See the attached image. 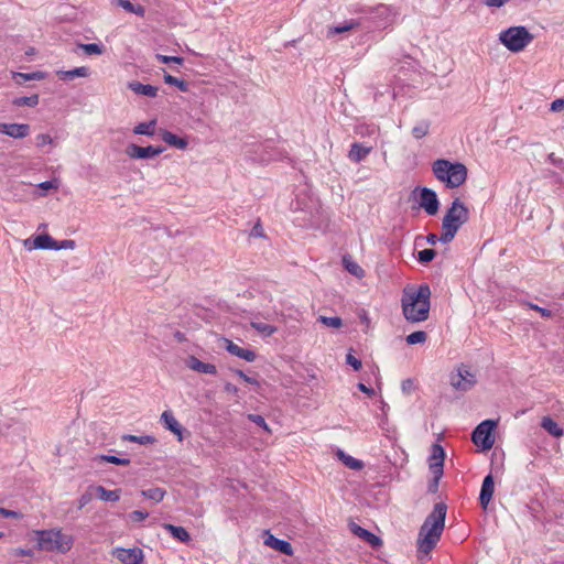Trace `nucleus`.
I'll list each match as a JSON object with an SVG mask.
<instances>
[{
    "mask_svg": "<svg viewBox=\"0 0 564 564\" xmlns=\"http://www.w3.org/2000/svg\"><path fill=\"white\" fill-rule=\"evenodd\" d=\"M447 506L444 502L434 505L431 513L425 518L417 536V551L430 554L440 541L445 528Z\"/></svg>",
    "mask_w": 564,
    "mask_h": 564,
    "instance_id": "f257e3e1",
    "label": "nucleus"
},
{
    "mask_svg": "<svg viewBox=\"0 0 564 564\" xmlns=\"http://www.w3.org/2000/svg\"><path fill=\"white\" fill-rule=\"evenodd\" d=\"M430 297L431 289L426 283L420 284L417 288L404 289L401 299L404 318L411 323L426 321L431 307Z\"/></svg>",
    "mask_w": 564,
    "mask_h": 564,
    "instance_id": "f03ea898",
    "label": "nucleus"
},
{
    "mask_svg": "<svg viewBox=\"0 0 564 564\" xmlns=\"http://www.w3.org/2000/svg\"><path fill=\"white\" fill-rule=\"evenodd\" d=\"M468 219L469 210L467 206L460 202L459 198H455L443 218V232L440 242L449 243L455 238L459 228L466 224Z\"/></svg>",
    "mask_w": 564,
    "mask_h": 564,
    "instance_id": "7ed1b4c3",
    "label": "nucleus"
},
{
    "mask_svg": "<svg viewBox=\"0 0 564 564\" xmlns=\"http://www.w3.org/2000/svg\"><path fill=\"white\" fill-rule=\"evenodd\" d=\"M432 170L435 177L448 188L459 187L467 178V167L460 162L438 159L433 163Z\"/></svg>",
    "mask_w": 564,
    "mask_h": 564,
    "instance_id": "20e7f679",
    "label": "nucleus"
},
{
    "mask_svg": "<svg viewBox=\"0 0 564 564\" xmlns=\"http://www.w3.org/2000/svg\"><path fill=\"white\" fill-rule=\"evenodd\" d=\"M37 547L41 551L67 553L74 543L70 535L62 533L58 529L40 530L35 532Z\"/></svg>",
    "mask_w": 564,
    "mask_h": 564,
    "instance_id": "39448f33",
    "label": "nucleus"
},
{
    "mask_svg": "<svg viewBox=\"0 0 564 564\" xmlns=\"http://www.w3.org/2000/svg\"><path fill=\"white\" fill-rule=\"evenodd\" d=\"M533 37L524 25L510 26L499 33L500 43L513 53L523 51Z\"/></svg>",
    "mask_w": 564,
    "mask_h": 564,
    "instance_id": "423d86ee",
    "label": "nucleus"
},
{
    "mask_svg": "<svg viewBox=\"0 0 564 564\" xmlns=\"http://www.w3.org/2000/svg\"><path fill=\"white\" fill-rule=\"evenodd\" d=\"M497 421L488 419L479 423L471 433V441L482 451H489L495 444Z\"/></svg>",
    "mask_w": 564,
    "mask_h": 564,
    "instance_id": "0eeeda50",
    "label": "nucleus"
},
{
    "mask_svg": "<svg viewBox=\"0 0 564 564\" xmlns=\"http://www.w3.org/2000/svg\"><path fill=\"white\" fill-rule=\"evenodd\" d=\"M476 376L466 366H460L451 377V384L458 391H468L476 384Z\"/></svg>",
    "mask_w": 564,
    "mask_h": 564,
    "instance_id": "6e6552de",
    "label": "nucleus"
},
{
    "mask_svg": "<svg viewBox=\"0 0 564 564\" xmlns=\"http://www.w3.org/2000/svg\"><path fill=\"white\" fill-rule=\"evenodd\" d=\"M165 151V148L162 145H148V147H139L134 143H131L127 147V154L131 159H138V160H147V159H153L161 153Z\"/></svg>",
    "mask_w": 564,
    "mask_h": 564,
    "instance_id": "1a4fd4ad",
    "label": "nucleus"
},
{
    "mask_svg": "<svg viewBox=\"0 0 564 564\" xmlns=\"http://www.w3.org/2000/svg\"><path fill=\"white\" fill-rule=\"evenodd\" d=\"M112 556L122 564H141L144 558L143 551L137 546L131 549L115 547L112 550Z\"/></svg>",
    "mask_w": 564,
    "mask_h": 564,
    "instance_id": "9d476101",
    "label": "nucleus"
},
{
    "mask_svg": "<svg viewBox=\"0 0 564 564\" xmlns=\"http://www.w3.org/2000/svg\"><path fill=\"white\" fill-rule=\"evenodd\" d=\"M420 206L427 215L434 216L440 208V200L436 192L429 187H422L420 189Z\"/></svg>",
    "mask_w": 564,
    "mask_h": 564,
    "instance_id": "9b49d317",
    "label": "nucleus"
},
{
    "mask_svg": "<svg viewBox=\"0 0 564 564\" xmlns=\"http://www.w3.org/2000/svg\"><path fill=\"white\" fill-rule=\"evenodd\" d=\"M445 451L442 445L434 443L429 457V468L432 474L444 473Z\"/></svg>",
    "mask_w": 564,
    "mask_h": 564,
    "instance_id": "f8f14e48",
    "label": "nucleus"
},
{
    "mask_svg": "<svg viewBox=\"0 0 564 564\" xmlns=\"http://www.w3.org/2000/svg\"><path fill=\"white\" fill-rule=\"evenodd\" d=\"M30 132L31 128L28 123H0V133L13 139H23L28 137Z\"/></svg>",
    "mask_w": 564,
    "mask_h": 564,
    "instance_id": "ddd939ff",
    "label": "nucleus"
},
{
    "mask_svg": "<svg viewBox=\"0 0 564 564\" xmlns=\"http://www.w3.org/2000/svg\"><path fill=\"white\" fill-rule=\"evenodd\" d=\"M24 247L29 251L35 250V249L54 250L56 248L55 239L52 236H50L48 234L37 235L33 240L25 239Z\"/></svg>",
    "mask_w": 564,
    "mask_h": 564,
    "instance_id": "4468645a",
    "label": "nucleus"
},
{
    "mask_svg": "<svg viewBox=\"0 0 564 564\" xmlns=\"http://www.w3.org/2000/svg\"><path fill=\"white\" fill-rule=\"evenodd\" d=\"M495 492V479L491 473L485 476L482 479L480 492H479V505L486 510L490 503Z\"/></svg>",
    "mask_w": 564,
    "mask_h": 564,
    "instance_id": "2eb2a0df",
    "label": "nucleus"
},
{
    "mask_svg": "<svg viewBox=\"0 0 564 564\" xmlns=\"http://www.w3.org/2000/svg\"><path fill=\"white\" fill-rule=\"evenodd\" d=\"M225 341H226L225 348L230 355L241 358L249 362H252L256 360L257 355L252 349L242 348L229 339H225Z\"/></svg>",
    "mask_w": 564,
    "mask_h": 564,
    "instance_id": "dca6fc26",
    "label": "nucleus"
},
{
    "mask_svg": "<svg viewBox=\"0 0 564 564\" xmlns=\"http://www.w3.org/2000/svg\"><path fill=\"white\" fill-rule=\"evenodd\" d=\"M371 151H372V145H367L366 143H361V142H354L350 145V150L348 152V159L351 162L360 163L369 155V153Z\"/></svg>",
    "mask_w": 564,
    "mask_h": 564,
    "instance_id": "f3484780",
    "label": "nucleus"
},
{
    "mask_svg": "<svg viewBox=\"0 0 564 564\" xmlns=\"http://www.w3.org/2000/svg\"><path fill=\"white\" fill-rule=\"evenodd\" d=\"M161 421L166 430L177 436L178 441L183 440V427L171 411H164Z\"/></svg>",
    "mask_w": 564,
    "mask_h": 564,
    "instance_id": "a211bd4d",
    "label": "nucleus"
},
{
    "mask_svg": "<svg viewBox=\"0 0 564 564\" xmlns=\"http://www.w3.org/2000/svg\"><path fill=\"white\" fill-rule=\"evenodd\" d=\"M264 544L284 555L293 554V547L289 541L275 538L274 535H272L270 533H268V536L264 539Z\"/></svg>",
    "mask_w": 564,
    "mask_h": 564,
    "instance_id": "6ab92c4d",
    "label": "nucleus"
},
{
    "mask_svg": "<svg viewBox=\"0 0 564 564\" xmlns=\"http://www.w3.org/2000/svg\"><path fill=\"white\" fill-rule=\"evenodd\" d=\"M186 365L189 369L197 371L199 373H206V375H216L217 373V368L215 365L208 364V362H203L202 360H199L198 358H196L194 356H191L187 359Z\"/></svg>",
    "mask_w": 564,
    "mask_h": 564,
    "instance_id": "aec40b11",
    "label": "nucleus"
},
{
    "mask_svg": "<svg viewBox=\"0 0 564 564\" xmlns=\"http://www.w3.org/2000/svg\"><path fill=\"white\" fill-rule=\"evenodd\" d=\"M351 531L357 535L359 536L360 539H362L364 541H366L367 543H369L371 546L373 547H377V546H380L382 544V541L379 536H377L376 534H373L372 532H370L369 530L356 524V523H352L351 524Z\"/></svg>",
    "mask_w": 564,
    "mask_h": 564,
    "instance_id": "412c9836",
    "label": "nucleus"
},
{
    "mask_svg": "<svg viewBox=\"0 0 564 564\" xmlns=\"http://www.w3.org/2000/svg\"><path fill=\"white\" fill-rule=\"evenodd\" d=\"M161 139L169 145L178 150H185L188 145V141L185 138H181L169 130H161Z\"/></svg>",
    "mask_w": 564,
    "mask_h": 564,
    "instance_id": "4be33fe9",
    "label": "nucleus"
},
{
    "mask_svg": "<svg viewBox=\"0 0 564 564\" xmlns=\"http://www.w3.org/2000/svg\"><path fill=\"white\" fill-rule=\"evenodd\" d=\"M128 88L137 95H143L151 98L156 97L158 87L150 84H142L140 82L128 83Z\"/></svg>",
    "mask_w": 564,
    "mask_h": 564,
    "instance_id": "5701e85b",
    "label": "nucleus"
},
{
    "mask_svg": "<svg viewBox=\"0 0 564 564\" xmlns=\"http://www.w3.org/2000/svg\"><path fill=\"white\" fill-rule=\"evenodd\" d=\"M162 528L166 532H169L175 540L182 543H188L191 541V534L183 527L174 525L171 523H164Z\"/></svg>",
    "mask_w": 564,
    "mask_h": 564,
    "instance_id": "b1692460",
    "label": "nucleus"
},
{
    "mask_svg": "<svg viewBox=\"0 0 564 564\" xmlns=\"http://www.w3.org/2000/svg\"><path fill=\"white\" fill-rule=\"evenodd\" d=\"M89 489L96 491L98 499L101 501L116 502L120 499L119 490H108L104 486H90Z\"/></svg>",
    "mask_w": 564,
    "mask_h": 564,
    "instance_id": "393cba45",
    "label": "nucleus"
},
{
    "mask_svg": "<svg viewBox=\"0 0 564 564\" xmlns=\"http://www.w3.org/2000/svg\"><path fill=\"white\" fill-rule=\"evenodd\" d=\"M57 76L63 80H72L75 77H88L89 68L86 66H80L69 70H58Z\"/></svg>",
    "mask_w": 564,
    "mask_h": 564,
    "instance_id": "a878e982",
    "label": "nucleus"
},
{
    "mask_svg": "<svg viewBox=\"0 0 564 564\" xmlns=\"http://www.w3.org/2000/svg\"><path fill=\"white\" fill-rule=\"evenodd\" d=\"M541 426L552 436L560 437L564 434V431L560 425L550 416L542 419Z\"/></svg>",
    "mask_w": 564,
    "mask_h": 564,
    "instance_id": "bb28decb",
    "label": "nucleus"
},
{
    "mask_svg": "<svg viewBox=\"0 0 564 564\" xmlns=\"http://www.w3.org/2000/svg\"><path fill=\"white\" fill-rule=\"evenodd\" d=\"M156 120L152 119L150 121L140 122L133 128V133L140 135L152 137L155 133Z\"/></svg>",
    "mask_w": 564,
    "mask_h": 564,
    "instance_id": "cd10ccee",
    "label": "nucleus"
},
{
    "mask_svg": "<svg viewBox=\"0 0 564 564\" xmlns=\"http://www.w3.org/2000/svg\"><path fill=\"white\" fill-rule=\"evenodd\" d=\"M343 265L351 275L356 278H362L365 275L364 269L349 256L343 257Z\"/></svg>",
    "mask_w": 564,
    "mask_h": 564,
    "instance_id": "c85d7f7f",
    "label": "nucleus"
},
{
    "mask_svg": "<svg viewBox=\"0 0 564 564\" xmlns=\"http://www.w3.org/2000/svg\"><path fill=\"white\" fill-rule=\"evenodd\" d=\"M360 25L358 20L351 19L349 21H345L341 24L330 26L328 30V35L341 34L344 32L350 31Z\"/></svg>",
    "mask_w": 564,
    "mask_h": 564,
    "instance_id": "c756f323",
    "label": "nucleus"
},
{
    "mask_svg": "<svg viewBox=\"0 0 564 564\" xmlns=\"http://www.w3.org/2000/svg\"><path fill=\"white\" fill-rule=\"evenodd\" d=\"M337 455L341 459V462L350 469L360 470L364 467L362 460L346 454L341 449H338Z\"/></svg>",
    "mask_w": 564,
    "mask_h": 564,
    "instance_id": "7c9ffc66",
    "label": "nucleus"
},
{
    "mask_svg": "<svg viewBox=\"0 0 564 564\" xmlns=\"http://www.w3.org/2000/svg\"><path fill=\"white\" fill-rule=\"evenodd\" d=\"M40 97L37 94L31 96L17 97L12 100L15 107H36L39 105Z\"/></svg>",
    "mask_w": 564,
    "mask_h": 564,
    "instance_id": "2f4dec72",
    "label": "nucleus"
},
{
    "mask_svg": "<svg viewBox=\"0 0 564 564\" xmlns=\"http://www.w3.org/2000/svg\"><path fill=\"white\" fill-rule=\"evenodd\" d=\"M251 327L263 337H270L276 332V327L263 322L251 321Z\"/></svg>",
    "mask_w": 564,
    "mask_h": 564,
    "instance_id": "473e14b6",
    "label": "nucleus"
},
{
    "mask_svg": "<svg viewBox=\"0 0 564 564\" xmlns=\"http://www.w3.org/2000/svg\"><path fill=\"white\" fill-rule=\"evenodd\" d=\"M142 496L147 499L160 502L164 499L166 491L161 487L149 488L141 491Z\"/></svg>",
    "mask_w": 564,
    "mask_h": 564,
    "instance_id": "72a5a7b5",
    "label": "nucleus"
},
{
    "mask_svg": "<svg viewBox=\"0 0 564 564\" xmlns=\"http://www.w3.org/2000/svg\"><path fill=\"white\" fill-rule=\"evenodd\" d=\"M77 46L86 55H101L105 52V46L101 43H79Z\"/></svg>",
    "mask_w": 564,
    "mask_h": 564,
    "instance_id": "f704fd0d",
    "label": "nucleus"
},
{
    "mask_svg": "<svg viewBox=\"0 0 564 564\" xmlns=\"http://www.w3.org/2000/svg\"><path fill=\"white\" fill-rule=\"evenodd\" d=\"M99 463H110L118 466H128L130 464L129 458L118 457L111 454H102L96 458Z\"/></svg>",
    "mask_w": 564,
    "mask_h": 564,
    "instance_id": "c9c22d12",
    "label": "nucleus"
},
{
    "mask_svg": "<svg viewBox=\"0 0 564 564\" xmlns=\"http://www.w3.org/2000/svg\"><path fill=\"white\" fill-rule=\"evenodd\" d=\"M164 82L167 85L177 87L182 93H186L189 89V85L184 79L172 76L169 73L164 74Z\"/></svg>",
    "mask_w": 564,
    "mask_h": 564,
    "instance_id": "e433bc0d",
    "label": "nucleus"
},
{
    "mask_svg": "<svg viewBox=\"0 0 564 564\" xmlns=\"http://www.w3.org/2000/svg\"><path fill=\"white\" fill-rule=\"evenodd\" d=\"M122 441H128L132 443H138L140 445H148L155 443V437L152 435H132V434H124L122 436Z\"/></svg>",
    "mask_w": 564,
    "mask_h": 564,
    "instance_id": "4c0bfd02",
    "label": "nucleus"
},
{
    "mask_svg": "<svg viewBox=\"0 0 564 564\" xmlns=\"http://www.w3.org/2000/svg\"><path fill=\"white\" fill-rule=\"evenodd\" d=\"M430 126H431V123L427 120H422V121L417 122L412 128V135L415 139L424 138L429 133V131H430Z\"/></svg>",
    "mask_w": 564,
    "mask_h": 564,
    "instance_id": "58836bf2",
    "label": "nucleus"
},
{
    "mask_svg": "<svg viewBox=\"0 0 564 564\" xmlns=\"http://www.w3.org/2000/svg\"><path fill=\"white\" fill-rule=\"evenodd\" d=\"M427 334L424 330H416L411 334H409L405 338L406 344L409 345H416V344H423L426 341Z\"/></svg>",
    "mask_w": 564,
    "mask_h": 564,
    "instance_id": "ea45409f",
    "label": "nucleus"
},
{
    "mask_svg": "<svg viewBox=\"0 0 564 564\" xmlns=\"http://www.w3.org/2000/svg\"><path fill=\"white\" fill-rule=\"evenodd\" d=\"M436 256V251L431 248L423 249L417 252L416 259L421 263H429L431 262Z\"/></svg>",
    "mask_w": 564,
    "mask_h": 564,
    "instance_id": "a19ab883",
    "label": "nucleus"
},
{
    "mask_svg": "<svg viewBox=\"0 0 564 564\" xmlns=\"http://www.w3.org/2000/svg\"><path fill=\"white\" fill-rule=\"evenodd\" d=\"M325 326L332 328H339L343 325V319L338 316H319L318 318Z\"/></svg>",
    "mask_w": 564,
    "mask_h": 564,
    "instance_id": "79ce46f5",
    "label": "nucleus"
},
{
    "mask_svg": "<svg viewBox=\"0 0 564 564\" xmlns=\"http://www.w3.org/2000/svg\"><path fill=\"white\" fill-rule=\"evenodd\" d=\"M155 58L163 64L174 63L177 65H182L184 63V58L182 56H169L163 54H156Z\"/></svg>",
    "mask_w": 564,
    "mask_h": 564,
    "instance_id": "37998d69",
    "label": "nucleus"
},
{
    "mask_svg": "<svg viewBox=\"0 0 564 564\" xmlns=\"http://www.w3.org/2000/svg\"><path fill=\"white\" fill-rule=\"evenodd\" d=\"M248 420L252 423H254L256 425H258L259 427H261L262 430H264L265 432H270V429L264 420V417L260 414H248Z\"/></svg>",
    "mask_w": 564,
    "mask_h": 564,
    "instance_id": "c03bdc74",
    "label": "nucleus"
},
{
    "mask_svg": "<svg viewBox=\"0 0 564 564\" xmlns=\"http://www.w3.org/2000/svg\"><path fill=\"white\" fill-rule=\"evenodd\" d=\"M377 131L376 127L375 126H368V124H359L356 127V133L361 135V137H370L372 134H375Z\"/></svg>",
    "mask_w": 564,
    "mask_h": 564,
    "instance_id": "a18cd8bd",
    "label": "nucleus"
},
{
    "mask_svg": "<svg viewBox=\"0 0 564 564\" xmlns=\"http://www.w3.org/2000/svg\"><path fill=\"white\" fill-rule=\"evenodd\" d=\"M55 249L54 250H62V249H69L73 250L76 247V242L72 239H64L61 241L55 240Z\"/></svg>",
    "mask_w": 564,
    "mask_h": 564,
    "instance_id": "49530a36",
    "label": "nucleus"
},
{
    "mask_svg": "<svg viewBox=\"0 0 564 564\" xmlns=\"http://www.w3.org/2000/svg\"><path fill=\"white\" fill-rule=\"evenodd\" d=\"M346 364L351 366L355 371H358L362 367V362L359 358L355 357L351 352L346 355Z\"/></svg>",
    "mask_w": 564,
    "mask_h": 564,
    "instance_id": "de8ad7c7",
    "label": "nucleus"
},
{
    "mask_svg": "<svg viewBox=\"0 0 564 564\" xmlns=\"http://www.w3.org/2000/svg\"><path fill=\"white\" fill-rule=\"evenodd\" d=\"M94 489H89L84 492L79 498H78V509H83L84 507H86L91 500H93V491Z\"/></svg>",
    "mask_w": 564,
    "mask_h": 564,
    "instance_id": "09e8293b",
    "label": "nucleus"
},
{
    "mask_svg": "<svg viewBox=\"0 0 564 564\" xmlns=\"http://www.w3.org/2000/svg\"><path fill=\"white\" fill-rule=\"evenodd\" d=\"M148 517H149V512L143 511V510H134L129 513V518L132 522H142Z\"/></svg>",
    "mask_w": 564,
    "mask_h": 564,
    "instance_id": "8fccbe9b",
    "label": "nucleus"
},
{
    "mask_svg": "<svg viewBox=\"0 0 564 564\" xmlns=\"http://www.w3.org/2000/svg\"><path fill=\"white\" fill-rule=\"evenodd\" d=\"M528 306L533 310V311H536L541 314L542 317L544 318H551L553 316V313L551 310L549 308H545V307H542V306H539L536 304H533V303H529Z\"/></svg>",
    "mask_w": 564,
    "mask_h": 564,
    "instance_id": "3c124183",
    "label": "nucleus"
},
{
    "mask_svg": "<svg viewBox=\"0 0 564 564\" xmlns=\"http://www.w3.org/2000/svg\"><path fill=\"white\" fill-rule=\"evenodd\" d=\"M35 140H36V147H39V148H43L53 142L52 137L47 133H41V134L36 135Z\"/></svg>",
    "mask_w": 564,
    "mask_h": 564,
    "instance_id": "603ef678",
    "label": "nucleus"
},
{
    "mask_svg": "<svg viewBox=\"0 0 564 564\" xmlns=\"http://www.w3.org/2000/svg\"><path fill=\"white\" fill-rule=\"evenodd\" d=\"M444 473H441L438 471V474H432L433 475V478L432 480L429 482V491L430 492H436L437 489H438V482H440V479L442 478Z\"/></svg>",
    "mask_w": 564,
    "mask_h": 564,
    "instance_id": "864d4df0",
    "label": "nucleus"
},
{
    "mask_svg": "<svg viewBox=\"0 0 564 564\" xmlns=\"http://www.w3.org/2000/svg\"><path fill=\"white\" fill-rule=\"evenodd\" d=\"M547 162L551 163L552 165L558 167L561 171H564V160L555 156L554 153H550L547 155Z\"/></svg>",
    "mask_w": 564,
    "mask_h": 564,
    "instance_id": "5fc2aeb1",
    "label": "nucleus"
},
{
    "mask_svg": "<svg viewBox=\"0 0 564 564\" xmlns=\"http://www.w3.org/2000/svg\"><path fill=\"white\" fill-rule=\"evenodd\" d=\"M235 373L237 376H239L243 381H246L247 383H250V384H253V386H259V381L253 378V377H249L248 375H246L242 370L240 369H236L234 370Z\"/></svg>",
    "mask_w": 564,
    "mask_h": 564,
    "instance_id": "6e6d98bb",
    "label": "nucleus"
},
{
    "mask_svg": "<svg viewBox=\"0 0 564 564\" xmlns=\"http://www.w3.org/2000/svg\"><path fill=\"white\" fill-rule=\"evenodd\" d=\"M13 79L17 84H22L28 80H32L31 73H13Z\"/></svg>",
    "mask_w": 564,
    "mask_h": 564,
    "instance_id": "4d7b16f0",
    "label": "nucleus"
},
{
    "mask_svg": "<svg viewBox=\"0 0 564 564\" xmlns=\"http://www.w3.org/2000/svg\"><path fill=\"white\" fill-rule=\"evenodd\" d=\"M551 111L558 112L564 110V98L555 99L550 107Z\"/></svg>",
    "mask_w": 564,
    "mask_h": 564,
    "instance_id": "13d9d810",
    "label": "nucleus"
},
{
    "mask_svg": "<svg viewBox=\"0 0 564 564\" xmlns=\"http://www.w3.org/2000/svg\"><path fill=\"white\" fill-rule=\"evenodd\" d=\"M509 0H482V3L487 7L500 8L505 6Z\"/></svg>",
    "mask_w": 564,
    "mask_h": 564,
    "instance_id": "bf43d9fd",
    "label": "nucleus"
},
{
    "mask_svg": "<svg viewBox=\"0 0 564 564\" xmlns=\"http://www.w3.org/2000/svg\"><path fill=\"white\" fill-rule=\"evenodd\" d=\"M37 187L43 191H48V189L57 188V185H56L55 181H44V182L40 183L37 185Z\"/></svg>",
    "mask_w": 564,
    "mask_h": 564,
    "instance_id": "052dcab7",
    "label": "nucleus"
},
{
    "mask_svg": "<svg viewBox=\"0 0 564 564\" xmlns=\"http://www.w3.org/2000/svg\"><path fill=\"white\" fill-rule=\"evenodd\" d=\"M413 386H414V382L412 379H405L402 381L401 388H402L403 392L410 393L411 390L413 389Z\"/></svg>",
    "mask_w": 564,
    "mask_h": 564,
    "instance_id": "680f3d73",
    "label": "nucleus"
},
{
    "mask_svg": "<svg viewBox=\"0 0 564 564\" xmlns=\"http://www.w3.org/2000/svg\"><path fill=\"white\" fill-rule=\"evenodd\" d=\"M118 6L130 12L133 10L134 4L129 0H118Z\"/></svg>",
    "mask_w": 564,
    "mask_h": 564,
    "instance_id": "e2e57ef3",
    "label": "nucleus"
},
{
    "mask_svg": "<svg viewBox=\"0 0 564 564\" xmlns=\"http://www.w3.org/2000/svg\"><path fill=\"white\" fill-rule=\"evenodd\" d=\"M357 388H358L361 392H364V393H366V394H368V395H373V394H375V390H373L372 388H370V387L366 386V384H365V383H362V382H359V383L357 384Z\"/></svg>",
    "mask_w": 564,
    "mask_h": 564,
    "instance_id": "0e129e2a",
    "label": "nucleus"
},
{
    "mask_svg": "<svg viewBox=\"0 0 564 564\" xmlns=\"http://www.w3.org/2000/svg\"><path fill=\"white\" fill-rule=\"evenodd\" d=\"M14 554L17 556H32L33 555V551L31 549H15L14 550Z\"/></svg>",
    "mask_w": 564,
    "mask_h": 564,
    "instance_id": "69168bd1",
    "label": "nucleus"
},
{
    "mask_svg": "<svg viewBox=\"0 0 564 564\" xmlns=\"http://www.w3.org/2000/svg\"><path fill=\"white\" fill-rule=\"evenodd\" d=\"M224 390L227 392V393H231V394H238L239 392V389L238 387H236L235 384L230 383V382H227L225 386H224Z\"/></svg>",
    "mask_w": 564,
    "mask_h": 564,
    "instance_id": "338daca9",
    "label": "nucleus"
},
{
    "mask_svg": "<svg viewBox=\"0 0 564 564\" xmlns=\"http://www.w3.org/2000/svg\"><path fill=\"white\" fill-rule=\"evenodd\" d=\"M131 13H134V14H137L138 17L143 18V17H144V14H145V9H144V7H143V6H141V4H134L133 10L131 11Z\"/></svg>",
    "mask_w": 564,
    "mask_h": 564,
    "instance_id": "774afa93",
    "label": "nucleus"
}]
</instances>
